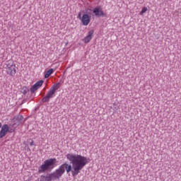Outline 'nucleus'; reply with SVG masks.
<instances>
[{"label":"nucleus","instance_id":"f257e3e1","mask_svg":"<svg viewBox=\"0 0 181 181\" xmlns=\"http://www.w3.org/2000/svg\"><path fill=\"white\" fill-rule=\"evenodd\" d=\"M66 159H68L69 162H71L72 167L71 165L67 163L61 165L58 169L52 173L53 179L55 180L60 179V177L64 175L65 172H66V173L71 172L72 176H77L80 173V170L88 163L87 157L78 154L68 153L66 154Z\"/></svg>","mask_w":181,"mask_h":181},{"label":"nucleus","instance_id":"f03ea898","mask_svg":"<svg viewBox=\"0 0 181 181\" xmlns=\"http://www.w3.org/2000/svg\"><path fill=\"white\" fill-rule=\"evenodd\" d=\"M62 83L60 82L54 84L51 88L47 91L45 97L42 99V103H47L49 101L50 98H53L56 91L60 88Z\"/></svg>","mask_w":181,"mask_h":181},{"label":"nucleus","instance_id":"7ed1b4c3","mask_svg":"<svg viewBox=\"0 0 181 181\" xmlns=\"http://www.w3.org/2000/svg\"><path fill=\"white\" fill-rule=\"evenodd\" d=\"M56 163V158H50L46 160L44 163L38 168V173H45L50 166H53Z\"/></svg>","mask_w":181,"mask_h":181},{"label":"nucleus","instance_id":"20e7f679","mask_svg":"<svg viewBox=\"0 0 181 181\" xmlns=\"http://www.w3.org/2000/svg\"><path fill=\"white\" fill-rule=\"evenodd\" d=\"M6 71L9 76H15L16 74V65L12 61H8L6 63Z\"/></svg>","mask_w":181,"mask_h":181},{"label":"nucleus","instance_id":"39448f33","mask_svg":"<svg viewBox=\"0 0 181 181\" xmlns=\"http://www.w3.org/2000/svg\"><path fill=\"white\" fill-rule=\"evenodd\" d=\"M15 129H9V126L8 124H4L2 126L1 129L0 131V139L4 138L5 135H6L7 132H13Z\"/></svg>","mask_w":181,"mask_h":181},{"label":"nucleus","instance_id":"423d86ee","mask_svg":"<svg viewBox=\"0 0 181 181\" xmlns=\"http://www.w3.org/2000/svg\"><path fill=\"white\" fill-rule=\"evenodd\" d=\"M43 81H37L30 88V92L31 93H35V91L39 90L42 86H43Z\"/></svg>","mask_w":181,"mask_h":181},{"label":"nucleus","instance_id":"0eeeda50","mask_svg":"<svg viewBox=\"0 0 181 181\" xmlns=\"http://www.w3.org/2000/svg\"><path fill=\"white\" fill-rule=\"evenodd\" d=\"M90 16H88V14H83L82 18H81V22L83 25V26H87L88 25V23H90Z\"/></svg>","mask_w":181,"mask_h":181},{"label":"nucleus","instance_id":"6e6552de","mask_svg":"<svg viewBox=\"0 0 181 181\" xmlns=\"http://www.w3.org/2000/svg\"><path fill=\"white\" fill-rule=\"evenodd\" d=\"M93 35H94V30H90L88 32V35L82 40V42H84L85 43H89L91 39H93Z\"/></svg>","mask_w":181,"mask_h":181},{"label":"nucleus","instance_id":"1a4fd4ad","mask_svg":"<svg viewBox=\"0 0 181 181\" xmlns=\"http://www.w3.org/2000/svg\"><path fill=\"white\" fill-rule=\"evenodd\" d=\"M93 13H95V16H104V12L101 8H95L93 9Z\"/></svg>","mask_w":181,"mask_h":181},{"label":"nucleus","instance_id":"9d476101","mask_svg":"<svg viewBox=\"0 0 181 181\" xmlns=\"http://www.w3.org/2000/svg\"><path fill=\"white\" fill-rule=\"evenodd\" d=\"M41 177H42V178L40 180V181H45L44 179H45V181H52V179H54V178H53L52 173H51L47 176L42 175Z\"/></svg>","mask_w":181,"mask_h":181},{"label":"nucleus","instance_id":"9b49d317","mask_svg":"<svg viewBox=\"0 0 181 181\" xmlns=\"http://www.w3.org/2000/svg\"><path fill=\"white\" fill-rule=\"evenodd\" d=\"M53 73H54V70L53 69H49L45 73V78H49V77H50V75L53 74Z\"/></svg>","mask_w":181,"mask_h":181},{"label":"nucleus","instance_id":"f8f14e48","mask_svg":"<svg viewBox=\"0 0 181 181\" xmlns=\"http://www.w3.org/2000/svg\"><path fill=\"white\" fill-rule=\"evenodd\" d=\"M148 11V8L146 7H144L141 10V12H140V15H144V13H145L146 11Z\"/></svg>","mask_w":181,"mask_h":181},{"label":"nucleus","instance_id":"ddd939ff","mask_svg":"<svg viewBox=\"0 0 181 181\" xmlns=\"http://www.w3.org/2000/svg\"><path fill=\"white\" fill-rule=\"evenodd\" d=\"M17 119H18V121H22V120L23 119V116H21V115L18 116V117H17Z\"/></svg>","mask_w":181,"mask_h":181},{"label":"nucleus","instance_id":"4468645a","mask_svg":"<svg viewBox=\"0 0 181 181\" xmlns=\"http://www.w3.org/2000/svg\"><path fill=\"white\" fill-rule=\"evenodd\" d=\"M30 146H33V145H35V142L33 141H32L30 143Z\"/></svg>","mask_w":181,"mask_h":181},{"label":"nucleus","instance_id":"2eb2a0df","mask_svg":"<svg viewBox=\"0 0 181 181\" xmlns=\"http://www.w3.org/2000/svg\"><path fill=\"white\" fill-rule=\"evenodd\" d=\"M78 18H81V13H78Z\"/></svg>","mask_w":181,"mask_h":181},{"label":"nucleus","instance_id":"dca6fc26","mask_svg":"<svg viewBox=\"0 0 181 181\" xmlns=\"http://www.w3.org/2000/svg\"><path fill=\"white\" fill-rule=\"evenodd\" d=\"M1 127H2V123L0 122V128H1Z\"/></svg>","mask_w":181,"mask_h":181},{"label":"nucleus","instance_id":"f3484780","mask_svg":"<svg viewBox=\"0 0 181 181\" xmlns=\"http://www.w3.org/2000/svg\"><path fill=\"white\" fill-rule=\"evenodd\" d=\"M67 45H69V42H66V46H67Z\"/></svg>","mask_w":181,"mask_h":181}]
</instances>
